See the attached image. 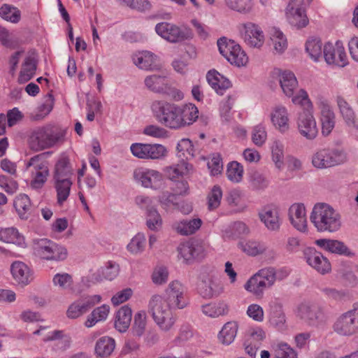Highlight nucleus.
<instances>
[{"label": "nucleus", "mask_w": 358, "mask_h": 358, "mask_svg": "<svg viewBox=\"0 0 358 358\" xmlns=\"http://www.w3.org/2000/svg\"><path fill=\"white\" fill-rule=\"evenodd\" d=\"M150 108L159 123L171 129H179L178 104L165 100H155Z\"/></svg>", "instance_id": "39448f33"}, {"label": "nucleus", "mask_w": 358, "mask_h": 358, "mask_svg": "<svg viewBox=\"0 0 358 358\" xmlns=\"http://www.w3.org/2000/svg\"><path fill=\"white\" fill-rule=\"evenodd\" d=\"M10 271L13 279L20 285H27L32 280L29 268L22 262H13L10 266Z\"/></svg>", "instance_id": "7c9ffc66"}, {"label": "nucleus", "mask_w": 358, "mask_h": 358, "mask_svg": "<svg viewBox=\"0 0 358 358\" xmlns=\"http://www.w3.org/2000/svg\"><path fill=\"white\" fill-rule=\"evenodd\" d=\"M134 64L143 70H152L155 68V56L150 52L142 51L133 55Z\"/></svg>", "instance_id": "ea45409f"}, {"label": "nucleus", "mask_w": 358, "mask_h": 358, "mask_svg": "<svg viewBox=\"0 0 358 358\" xmlns=\"http://www.w3.org/2000/svg\"><path fill=\"white\" fill-rule=\"evenodd\" d=\"M222 190L219 185H214L207 196V206L210 210L217 209L221 203Z\"/></svg>", "instance_id": "e2e57ef3"}, {"label": "nucleus", "mask_w": 358, "mask_h": 358, "mask_svg": "<svg viewBox=\"0 0 358 358\" xmlns=\"http://www.w3.org/2000/svg\"><path fill=\"white\" fill-rule=\"evenodd\" d=\"M144 83L148 90L155 93L171 96L179 100L183 98L181 92L171 87L164 75L148 76L145 78Z\"/></svg>", "instance_id": "dca6fc26"}, {"label": "nucleus", "mask_w": 358, "mask_h": 358, "mask_svg": "<svg viewBox=\"0 0 358 358\" xmlns=\"http://www.w3.org/2000/svg\"><path fill=\"white\" fill-rule=\"evenodd\" d=\"M310 220L320 233H334L339 231L342 226L341 214L326 203L314 205Z\"/></svg>", "instance_id": "f03ea898"}, {"label": "nucleus", "mask_w": 358, "mask_h": 358, "mask_svg": "<svg viewBox=\"0 0 358 358\" xmlns=\"http://www.w3.org/2000/svg\"><path fill=\"white\" fill-rule=\"evenodd\" d=\"M243 168L240 163L231 162L227 169V178L233 182H239L243 178Z\"/></svg>", "instance_id": "69168bd1"}, {"label": "nucleus", "mask_w": 358, "mask_h": 358, "mask_svg": "<svg viewBox=\"0 0 358 358\" xmlns=\"http://www.w3.org/2000/svg\"><path fill=\"white\" fill-rule=\"evenodd\" d=\"M109 312L110 307L106 304L96 308L87 316V318L85 322V327L90 328L94 326L97 322L106 320Z\"/></svg>", "instance_id": "de8ad7c7"}, {"label": "nucleus", "mask_w": 358, "mask_h": 358, "mask_svg": "<svg viewBox=\"0 0 358 358\" xmlns=\"http://www.w3.org/2000/svg\"><path fill=\"white\" fill-rule=\"evenodd\" d=\"M52 282L55 286L66 290L72 288L73 280L70 274L62 273L54 275Z\"/></svg>", "instance_id": "774afa93"}, {"label": "nucleus", "mask_w": 358, "mask_h": 358, "mask_svg": "<svg viewBox=\"0 0 358 358\" xmlns=\"http://www.w3.org/2000/svg\"><path fill=\"white\" fill-rule=\"evenodd\" d=\"M147 315L144 310L137 312L134 317L131 332L134 336L141 338L145 331Z\"/></svg>", "instance_id": "8fccbe9b"}, {"label": "nucleus", "mask_w": 358, "mask_h": 358, "mask_svg": "<svg viewBox=\"0 0 358 358\" xmlns=\"http://www.w3.org/2000/svg\"><path fill=\"white\" fill-rule=\"evenodd\" d=\"M202 220L200 218L183 220L174 224V229L180 235L188 236L194 234L200 229Z\"/></svg>", "instance_id": "4c0bfd02"}, {"label": "nucleus", "mask_w": 358, "mask_h": 358, "mask_svg": "<svg viewBox=\"0 0 358 358\" xmlns=\"http://www.w3.org/2000/svg\"><path fill=\"white\" fill-rule=\"evenodd\" d=\"M179 129L192 125L199 117V109L193 103L178 105Z\"/></svg>", "instance_id": "393cba45"}, {"label": "nucleus", "mask_w": 358, "mask_h": 358, "mask_svg": "<svg viewBox=\"0 0 358 358\" xmlns=\"http://www.w3.org/2000/svg\"><path fill=\"white\" fill-rule=\"evenodd\" d=\"M271 45L275 54H282L287 48V41L284 34L277 28H272L270 31Z\"/></svg>", "instance_id": "37998d69"}, {"label": "nucleus", "mask_w": 358, "mask_h": 358, "mask_svg": "<svg viewBox=\"0 0 358 358\" xmlns=\"http://www.w3.org/2000/svg\"><path fill=\"white\" fill-rule=\"evenodd\" d=\"M206 79L212 88L220 95H222L224 91L231 86L229 80L215 70L209 71L206 75Z\"/></svg>", "instance_id": "473e14b6"}, {"label": "nucleus", "mask_w": 358, "mask_h": 358, "mask_svg": "<svg viewBox=\"0 0 358 358\" xmlns=\"http://www.w3.org/2000/svg\"><path fill=\"white\" fill-rule=\"evenodd\" d=\"M270 323L278 328L283 329L285 324V315L282 306L278 303H273L271 306Z\"/></svg>", "instance_id": "864d4df0"}, {"label": "nucleus", "mask_w": 358, "mask_h": 358, "mask_svg": "<svg viewBox=\"0 0 358 358\" xmlns=\"http://www.w3.org/2000/svg\"><path fill=\"white\" fill-rule=\"evenodd\" d=\"M0 17L7 22L17 24L21 20V11L13 5L4 3L0 7Z\"/></svg>", "instance_id": "3c124183"}, {"label": "nucleus", "mask_w": 358, "mask_h": 358, "mask_svg": "<svg viewBox=\"0 0 358 358\" xmlns=\"http://www.w3.org/2000/svg\"><path fill=\"white\" fill-rule=\"evenodd\" d=\"M303 110L299 114L297 127L301 136L308 140H313L318 134L316 120L313 116V103L308 106L306 103H300Z\"/></svg>", "instance_id": "2eb2a0df"}, {"label": "nucleus", "mask_w": 358, "mask_h": 358, "mask_svg": "<svg viewBox=\"0 0 358 358\" xmlns=\"http://www.w3.org/2000/svg\"><path fill=\"white\" fill-rule=\"evenodd\" d=\"M145 236L143 234H137L127 245L128 250L134 255L141 253L145 248Z\"/></svg>", "instance_id": "338daca9"}, {"label": "nucleus", "mask_w": 358, "mask_h": 358, "mask_svg": "<svg viewBox=\"0 0 358 358\" xmlns=\"http://www.w3.org/2000/svg\"><path fill=\"white\" fill-rule=\"evenodd\" d=\"M272 348L276 358H297V352L285 342L273 344Z\"/></svg>", "instance_id": "4d7b16f0"}, {"label": "nucleus", "mask_w": 358, "mask_h": 358, "mask_svg": "<svg viewBox=\"0 0 358 358\" xmlns=\"http://www.w3.org/2000/svg\"><path fill=\"white\" fill-rule=\"evenodd\" d=\"M224 1L228 8L243 14L250 13L253 7L252 0H224Z\"/></svg>", "instance_id": "680f3d73"}, {"label": "nucleus", "mask_w": 358, "mask_h": 358, "mask_svg": "<svg viewBox=\"0 0 358 358\" xmlns=\"http://www.w3.org/2000/svg\"><path fill=\"white\" fill-rule=\"evenodd\" d=\"M189 303L186 287L178 280L171 281L164 291V296L154 294L148 302V313L159 328L164 332L173 327L176 319L171 310H182Z\"/></svg>", "instance_id": "f257e3e1"}, {"label": "nucleus", "mask_w": 358, "mask_h": 358, "mask_svg": "<svg viewBox=\"0 0 358 358\" xmlns=\"http://www.w3.org/2000/svg\"><path fill=\"white\" fill-rule=\"evenodd\" d=\"M238 246L243 252L250 256H257L263 254L266 250V247L264 243L252 240L239 242Z\"/></svg>", "instance_id": "09e8293b"}, {"label": "nucleus", "mask_w": 358, "mask_h": 358, "mask_svg": "<svg viewBox=\"0 0 358 358\" xmlns=\"http://www.w3.org/2000/svg\"><path fill=\"white\" fill-rule=\"evenodd\" d=\"M332 329L336 334L344 337H350L358 334V301L336 317Z\"/></svg>", "instance_id": "6e6552de"}, {"label": "nucleus", "mask_w": 358, "mask_h": 358, "mask_svg": "<svg viewBox=\"0 0 358 358\" xmlns=\"http://www.w3.org/2000/svg\"><path fill=\"white\" fill-rule=\"evenodd\" d=\"M219 51L228 62L238 67L244 66L248 62V57L241 46L234 41L225 37L217 41Z\"/></svg>", "instance_id": "f8f14e48"}, {"label": "nucleus", "mask_w": 358, "mask_h": 358, "mask_svg": "<svg viewBox=\"0 0 358 358\" xmlns=\"http://www.w3.org/2000/svg\"><path fill=\"white\" fill-rule=\"evenodd\" d=\"M73 169L69 159L66 155H62L55 166L53 180H71Z\"/></svg>", "instance_id": "f704fd0d"}, {"label": "nucleus", "mask_w": 358, "mask_h": 358, "mask_svg": "<svg viewBox=\"0 0 358 358\" xmlns=\"http://www.w3.org/2000/svg\"><path fill=\"white\" fill-rule=\"evenodd\" d=\"M278 77L283 93L287 97H292L294 104L306 103L309 106H311L307 92L303 89H298V81L292 71H280Z\"/></svg>", "instance_id": "0eeeda50"}, {"label": "nucleus", "mask_w": 358, "mask_h": 358, "mask_svg": "<svg viewBox=\"0 0 358 358\" xmlns=\"http://www.w3.org/2000/svg\"><path fill=\"white\" fill-rule=\"evenodd\" d=\"M0 241L22 248H24L26 245L24 236L15 227L0 228Z\"/></svg>", "instance_id": "e433bc0d"}, {"label": "nucleus", "mask_w": 358, "mask_h": 358, "mask_svg": "<svg viewBox=\"0 0 358 358\" xmlns=\"http://www.w3.org/2000/svg\"><path fill=\"white\" fill-rule=\"evenodd\" d=\"M242 38L247 45L252 48L262 47L264 43V35L262 29L257 24L248 22L243 25Z\"/></svg>", "instance_id": "5701e85b"}, {"label": "nucleus", "mask_w": 358, "mask_h": 358, "mask_svg": "<svg viewBox=\"0 0 358 358\" xmlns=\"http://www.w3.org/2000/svg\"><path fill=\"white\" fill-rule=\"evenodd\" d=\"M289 217L291 224L298 231L304 232L307 229L306 208L303 203H295L289 208Z\"/></svg>", "instance_id": "b1692460"}, {"label": "nucleus", "mask_w": 358, "mask_h": 358, "mask_svg": "<svg viewBox=\"0 0 358 358\" xmlns=\"http://www.w3.org/2000/svg\"><path fill=\"white\" fill-rule=\"evenodd\" d=\"M306 50L310 57L315 62L323 57V48L321 41L317 38H310L306 43Z\"/></svg>", "instance_id": "5fc2aeb1"}, {"label": "nucleus", "mask_w": 358, "mask_h": 358, "mask_svg": "<svg viewBox=\"0 0 358 358\" xmlns=\"http://www.w3.org/2000/svg\"><path fill=\"white\" fill-rule=\"evenodd\" d=\"M146 226L152 231H158L162 226V219L155 207L148 209L146 213Z\"/></svg>", "instance_id": "bf43d9fd"}, {"label": "nucleus", "mask_w": 358, "mask_h": 358, "mask_svg": "<svg viewBox=\"0 0 358 358\" xmlns=\"http://www.w3.org/2000/svg\"><path fill=\"white\" fill-rule=\"evenodd\" d=\"M224 236L229 239H236L250 234V229L245 223L236 221L230 224L224 230Z\"/></svg>", "instance_id": "79ce46f5"}, {"label": "nucleus", "mask_w": 358, "mask_h": 358, "mask_svg": "<svg viewBox=\"0 0 358 358\" xmlns=\"http://www.w3.org/2000/svg\"><path fill=\"white\" fill-rule=\"evenodd\" d=\"M44 155V153L35 155L26 163V169H30L31 175L30 186L34 189L42 188L49 176L48 163Z\"/></svg>", "instance_id": "9d476101"}, {"label": "nucleus", "mask_w": 358, "mask_h": 358, "mask_svg": "<svg viewBox=\"0 0 358 358\" xmlns=\"http://www.w3.org/2000/svg\"><path fill=\"white\" fill-rule=\"evenodd\" d=\"M304 258L309 266L321 274H326L331 271V264L328 259L320 252L313 248L303 250Z\"/></svg>", "instance_id": "4be33fe9"}, {"label": "nucleus", "mask_w": 358, "mask_h": 358, "mask_svg": "<svg viewBox=\"0 0 358 358\" xmlns=\"http://www.w3.org/2000/svg\"><path fill=\"white\" fill-rule=\"evenodd\" d=\"M54 187L57 192V203L62 206L69 196L72 185L71 180H53Z\"/></svg>", "instance_id": "c03bdc74"}, {"label": "nucleus", "mask_w": 358, "mask_h": 358, "mask_svg": "<svg viewBox=\"0 0 358 358\" xmlns=\"http://www.w3.org/2000/svg\"><path fill=\"white\" fill-rule=\"evenodd\" d=\"M272 160L278 170H282L284 166V145L280 141L275 140L271 147Z\"/></svg>", "instance_id": "13d9d810"}, {"label": "nucleus", "mask_w": 358, "mask_h": 358, "mask_svg": "<svg viewBox=\"0 0 358 358\" xmlns=\"http://www.w3.org/2000/svg\"><path fill=\"white\" fill-rule=\"evenodd\" d=\"M101 300L100 295L87 296L73 302L66 310L69 319H76L85 314L88 310Z\"/></svg>", "instance_id": "412c9836"}, {"label": "nucleus", "mask_w": 358, "mask_h": 358, "mask_svg": "<svg viewBox=\"0 0 358 358\" xmlns=\"http://www.w3.org/2000/svg\"><path fill=\"white\" fill-rule=\"evenodd\" d=\"M37 66V60L36 58L29 55L27 56L22 65V69L18 76L20 83H25L30 80L34 76Z\"/></svg>", "instance_id": "58836bf2"}, {"label": "nucleus", "mask_w": 358, "mask_h": 358, "mask_svg": "<svg viewBox=\"0 0 358 358\" xmlns=\"http://www.w3.org/2000/svg\"><path fill=\"white\" fill-rule=\"evenodd\" d=\"M303 1L304 0H291L286 10L289 23L298 29L306 27L308 23Z\"/></svg>", "instance_id": "6ab92c4d"}, {"label": "nucleus", "mask_w": 358, "mask_h": 358, "mask_svg": "<svg viewBox=\"0 0 358 358\" xmlns=\"http://www.w3.org/2000/svg\"><path fill=\"white\" fill-rule=\"evenodd\" d=\"M189 164L182 161L180 163L167 167L165 170L167 177L173 180L187 174L189 171Z\"/></svg>", "instance_id": "0e129e2a"}, {"label": "nucleus", "mask_w": 358, "mask_h": 358, "mask_svg": "<svg viewBox=\"0 0 358 358\" xmlns=\"http://www.w3.org/2000/svg\"><path fill=\"white\" fill-rule=\"evenodd\" d=\"M238 328L236 322H227L218 334L219 341L224 345H230L236 336Z\"/></svg>", "instance_id": "49530a36"}, {"label": "nucleus", "mask_w": 358, "mask_h": 358, "mask_svg": "<svg viewBox=\"0 0 358 358\" xmlns=\"http://www.w3.org/2000/svg\"><path fill=\"white\" fill-rule=\"evenodd\" d=\"M120 267L117 263L108 262L105 266L92 274V280L95 282H100L103 279L112 280L118 275Z\"/></svg>", "instance_id": "72a5a7b5"}, {"label": "nucleus", "mask_w": 358, "mask_h": 358, "mask_svg": "<svg viewBox=\"0 0 358 358\" xmlns=\"http://www.w3.org/2000/svg\"><path fill=\"white\" fill-rule=\"evenodd\" d=\"M259 217L267 229L278 231L280 229V220L279 212L276 207L273 206H265L259 213Z\"/></svg>", "instance_id": "a878e982"}, {"label": "nucleus", "mask_w": 358, "mask_h": 358, "mask_svg": "<svg viewBox=\"0 0 358 358\" xmlns=\"http://www.w3.org/2000/svg\"><path fill=\"white\" fill-rule=\"evenodd\" d=\"M270 117L272 124L279 131L285 133L289 130V116L286 107L275 106L271 112Z\"/></svg>", "instance_id": "cd10ccee"}, {"label": "nucleus", "mask_w": 358, "mask_h": 358, "mask_svg": "<svg viewBox=\"0 0 358 358\" xmlns=\"http://www.w3.org/2000/svg\"><path fill=\"white\" fill-rule=\"evenodd\" d=\"M14 208L22 220H27L30 215L31 201L24 194L17 196L14 200Z\"/></svg>", "instance_id": "a18cd8bd"}, {"label": "nucleus", "mask_w": 358, "mask_h": 358, "mask_svg": "<svg viewBox=\"0 0 358 358\" xmlns=\"http://www.w3.org/2000/svg\"><path fill=\"white\" fill-rule=\"evenodd\" d=\"M296 315L309 325L317 326L327 320L324 308L317 303L303 302L296 310Z\"/></svg>", "instance_id": "4468645a"}, {"label": "nucleus", "mask_w": 358, "mask_h": 358, "mask_svg": "<svg viewBox=\"0 0 358 358\" xmlns=\"http://www.w3.org/2000/svg\"><path fill=\"white\" fill-rule=\"evenodd\" d=\"M336 101L340 113L347 125L350 128V132L353 135L357 136L358 133V124L355 122V115L353 110L343 97L338 96Z\"/></svg>", "instance_id": "2f4dec72"}, {"label": "nucleus", "mask_w": 358, "mask_h": 358, "mask_svg": "<svg viewBox=\"0 0 358 358\" xmlns=\"http://www.w3.org/2000/svg\"><path fill=\"white\" fill-rule=\"evenodd\" d=\"M200 281L199 293L205 299L218 296L223 292L224 287L215 268L203 266L200 269L198 276Z\"/></svg>", "instance_id": "20e7f679"}, {"label": "nucleus", "mask_w": 358, "mask_h": 358, "mask_svg": "<svg viewBox=\"0 0 358 358\" xmlns=\"http://www.w3.org/2000/svg\"><path fill=\"white\" fill-rule=\"evenodd\" d=\"M202 313L210 317H217L225 315L228 311L227 305L222 302L210 303L201 306Z\"/></svg>", "instance_id": "603ef678"}, {"label": "nucleus", "mask_w": 358, "mask_h": 358, "mask_svg": "<svg viewBox=\"0 0 358 358\" xmlns=\"http://www.w3.org/2000/svg\"><path fill=\"white\" fill-rule=\"evenodd\" d=\"M178 257L183 262L189 264L198 258L202 251L201 246L189 241L182 242L177 248Z\"/></svg>", "instance_id": "c85d7f7f"}, {"label": "nucleus", "mask_w": 358, "mask_h": 358, "mask_svg": "<svg viewBox=\"0 0 358 358\" xmlns=\"http://www.w3.org/2000/svg\"><path fill=\"white\" fill-rule=\"evenodd\" d=\"M155 31L159 36L171 43H180L193 37L190 29L179 27L166 22L157 24Z\"/></svg>", "instance_id": "ddd939ff"}, {"label": "nucleus", "mask_w": 358, "mask_h": 358, "mask_svg": "<svg viewBox=\"0 0 358 358\" xmlns=\"http://www.w3.org/2000/svg\"><path fill=\"white\" fill-rule=\"evenodd\" d=\"M346 152L339 148H324L317 149L311 157L313 166L318 169H325L346 162Z\"/></svg>", "instance_id": "423d86ee"}, {"label": "nucleus", "mask_w": 358, "mask_h": 358, "mask_svg": "<svg viewBox=\"0 0 358 358\" xmlns=\"http://www.w3.org/2000/svg\"><path fill=\"white\" fill-rule=\"evenodd\" d=\"M65 132L57 127L48 124L34 129L29 138L30 148L41 151L50 148L64 141Z\"/></svg>", "instance_id": "7ed1b4c3"}, {"label": "nucleus", "mask_w": 358, "mask_h": 358, "mask_svg": "<svg viewBox=\"0 0 358 358\" xmlns=\"http://www.w3.org/2000/svg\"><path fill=\"white\" fill-rule=\"evenodd\" d=\"M115 348V340L109 336H102L96 343L95 354L97 357L106 358L109 357Z\"/></svg>", "instance_id": "a19ab883"}, {"label": "nucleus", "mask_w": 358, "mask_h": 358, "mask_svg": "<svg viewBox=\"0 0 358 358\" xmlns=\"http://www.w3.org/2000/svg\"><path fill=\"white\" fill-rule=\"evenodd\" d=\"M316 104L320 111L322 133L328 136L336 124V115L327 99L322 96L317 97Z\"/></svg>", "instance_id": "aec40b11"}, {"label": "nucleus", "mask_w": 358, "mask_h": 358, "mask_svg": "<svg viewBox=\"0 0 358 358\" xmlns=\"http://www.w3.org/2000/svg\"><path fill=\"white\" fill-rule=\"evenodd\" d=\"M315 243L320 248L331 253L348 257L353 255L343 242L338 240L321 238L316 240Z\"/></svg>", "instance_id": "c756f323"}, {"label": "nucleus", "mask_w": 358, "mask_h": 358, "mask_svg": "<svg viewBox=\"0 0 358 358\" xmlns=\"http://www.w3.org/2000/svg\"><path fill=\"white\" fill-rule=\"evenodd\" d=\"M189 189L188 184L186 181H178L173 187V194L166 192L160 197V202L162 204H167L169 202H173L175 195H185Z\"/></svg>", "instance_id": "6e6d98bb"}, {"label": "nucleus", "mask_w": 358, "mask_h": 358, "mask_svg": "<svg viewBox=\"0 0 358 358\" xmlns=\"http://www.w3.org/2000/svg\"><path fill=\"white\" fill-rule=\"evenodd\" d=\"M250 186L254 190H264L269 185V180L263 173L254 171L249 176Z\"/></svg>", "instance_id": "052dcab7"}, {"label": "nucleus", "mask_w": 358, "mask_h": 358, "mask_svg": "<svg viewBox=\"0 0 358 358\" xmlns=\"http://www.w3.org/2000/svg\"><path fill=\"white\" fill-rule=\"evenodd\" d=\"M323 58L328 65L344 67L348 64V57L343 44L337 41L335 44L328 42L323 48Z\"/></svg>", "instance_id": "f3484780"}, {"label": "nucleus", "mask_w": 358, "mask_h": 358, "mask_svg": "<svg viewBox=\"0 0 358 358\" xmlns=\"http://www.w3.org/2000/svg\"><path fill=\"white\" fill-rule=\"evenodd\" d=\"M276 273L273 268H264L258 271L246 282L244 288L257 297H262L267 288L273 285Z\"/></svg>", "instance_id": "1a4fd4ad"}, {"label": "nucleus", "mask_w": 358, "mask_h": 358, "mask_svg": "<svg viewBox=\"0 0 358 358\" xmlns=\"http://www.w3.org/2000/svg\"><path fill=\"white\" fill-rule=\"evenodd\" d=\"M131 317V309L127 306H122L116 313L115 328L121 333L127 331L130 326Z\"/></svg>", "instance_id": "c9c22d12"}, {"label": "nucleus", "mask_w": 358, "mask_h": 358, "mask_svg": "<svg viewBox=\"0 0 358 358\" xmlns=\"http://www.w3.org/2000/svg\"><path fill=\"white\" fill-rule=\"evenodd\" d=\"M34 254L41 259L50 261H62L67 257V250L47 238L34 241Z\"/></svg>", "instance_id": "9b49d317"}, {"label": "nucleus", "mask_w": 358, "mask_h": 358, "mask_svg": "<svg viewBox=\"0 0 358 358\" xmlns=\"http://www.w3.org/2000/svg\"><path fill=\"white\" fill-rule=\"evenodd\" d=\"M134 178L145 188L159 189L163 185V177L158 171L145 167L134 170Z\"/></svg>", "instance_id": "a211bd4d"}, {"label": "nucleus", "mask_w": 358, "mask_h": 358, "mask_svg": "<svg viewBox=\"0 0 358 358\" xmlns=\"http://www.w3.org/2000/svg\"><path fill=\"white\" fill-rule=\"evenodd\" d=\"M44 342L55 341L52 347V351L56 353L64 352L67 350L71 345V338L69 335L65 334L63 331L55 330L43 338Z\"/></svg>", "instance_id": "bb28decb"}]
</instances>
